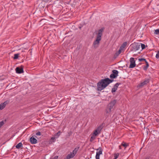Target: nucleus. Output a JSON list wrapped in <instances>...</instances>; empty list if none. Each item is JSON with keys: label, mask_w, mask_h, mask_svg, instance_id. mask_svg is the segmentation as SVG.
Here are the masks:
<instances>
[{"label": "nucleus", "mask_w": 159, "mask_h": 159, "mask_svg": "<svg viewBox=\"0 0 159 159\" xmlns=\"http://www.w3.org/2000/svg\"><path fill=\"white\" fill-rule=\"evenodd\" d=\"M113 81V80H110L108 78L102 79L97 84L98 90L101 91L102 90Z\"/></svg>", "instance_id": "1"}, {"label": "nucleus", "mask_w": 159, "mask_h": 159, "mask_svg": "<svg viewBox=\"0 0 159 159\" xmlns=\"http://www.w3.org/2000/svg\"><path fill=\"white\" fill-rule=\"evenodd\" d=\"M103 31V28H102L98 30V32L97 34V36L96 39L93 43V45L94 48H96L98 47L100 43V41L101 39V37L102 35V32Z\"/></svg>", "instance_id": "2"}, {"label": "nucleus", "mask_w": 159, "mask_h": 159, "mask_svg": "<svg viewBox=\"0 0 159 159\" xmlns=\"http://www.w3.org/2000/svg\"><path fill=\"white\" fill-rule=\"evenodd\" d=\"M116 102V100H114L108 104L105 111L107 114H110L114 110Z\"/></svg>", "instance_id": "3"}, {"label": "nucleus", "mask_w": 159, "mask_h": 159, "mask_svg": "<svg viewBox=\"0 0 159 159\" xmlns=\"http://www.w3.org/2000/svg\"><path fill=\"white\" fill-rule=\"evenodd\" d=\"M132 48V50L134 51H136L139 50L140 48V43H134L131 45Z\"/></svg>", "instance_id": "4"}, {"label": "nucleus", "mask_w": 159, "mask_h": 159, "mask_svg": "<svg viewBox=\"0 0 159 159\" xmlns=\"http://www.w3.org/2000/svg\"><path fill=\"white\" fill-rule=\"evenodd\" d=\"M130 65L129 68H133L136 66L135 62L134 59L133 57H131L130 59Z\"/></svg>", "instance_id": "5"}, {"label": "nucleus", "mask_w": 159, "mask_h": 159, "mask_svg": "<svg viewBox=\"0 0 159 159\" xmlns=\"http://www.w3.org/2000/svg\"><path fill=\"white\" fill-rule=\"evenodd\" d=\"M23 66H21L20 67H18L16 68V73L20 74L23 72Z\"/></svg>", "instance_id": "6"}, {"label": "nucleus", "mask_w": 159, "mask_h": 159, "mask_svg": "<svg viewBox=\"0 0 159 159\" xmlns=\"http://www.w3.org/2000/svg\"><path fill=\"white\" fill-rule=\"evenodd\" d=\"M149 79H146L143 82H141L139 85V86L140 87H143L144 85L147 84L149 82Z\"/></svg>", "instance_id": "7"}, {"label": "nucleus", "mask_w": 159, "mask_h": 159, "mask_svg": "<svg viewBox=\"0 0 159 159\" xmlns=\"http://www.w3.org/2000/svg\"><path fill=\"white\" fill-rule=\"evenodd\" d=\"M120 84V83H117L116 84L113 86V87L112 89L111 92L113 93L116 91L117 90L118 86Z\"/></svg>", "instance_id": "8"}, {"label": "nucleus", "mask_w": 159, "mask_h": 159, "mask_svg": "<svg viewBox=\"0 0 159 159\" xmlns=\"http://www.w3.org/2000/svg\"><path fill=\"white\" fill-rule=\"evenodd\" d=\"M30 141L31 143L34 144L37 143V140L33 136H32L30 139Z\"/></svg>", "instance_id": "9"}, {"label": "nucleus", "mask_w": 159, "mask_h": 159, "mask_svg": "<svg viewBox=\"0 0 159 159\" xmlns=\"http://www.w3.org/2000/svg\"><path fill=\"white\" fill-rule=\"evenodd\" d=\"M73 153H74L71 152L70 153L68 154L65 159H70V158L74 157L75 156V155L73 154Z\"/></svg>", "instance_id": "10"}, {"label": "nucleus", "mask_w": 159, "mask_h": 159, "mask_svg": "<svg viewBox=\"0 0 159 159\" xmlns=\"http://www.w3.org/2000/svg\"><path fill=\"white\" fill-rule=\"evenodd\" d=\"M127 42H124L121 45V46L120 47V48L121 50L122 51L124 50V48L125 47L127 46Z\"/></svg>", "instance_id": "11"}, {"label": "nucleus", "mask_w": 159, "mask_h": 159, "mask_svg": "<svg viewBox=\"0 0 159 159\" xmlns=\"http://www.w3.org/2000/svg\"><path fill=\"white\" fill-rule=\"evenodd\" d=\"M96 150L97 151L99 150V151H97L96 152L97 154H98V155H100L102 154V148L101 147H99L98 149H96Z\"/></svg>", "instance_id": "12"}, {"label": "nucleus", "mask_w": 159, "mask_h": 159, "mask_svg": "<svg viewBox=\"0 0 159 159\" xmlns=\"http://www.w3.org/2000/svg\"><path fill=\"white\" fill-rule=\"evenodd\" d=\"M103 123L99 125L98 127L96 129L98 130L99 132H100L101 130L103 128Z\"/></svg>", "instance_id": "13"}, {"label": "nucleus", "mask_w": 159, "mask_h": 159, "mask_svg": "<svg viewBox=\"0 0 159 159\" xmlns=\"http://www.w3.org/2000/svg\"><path fill=\"white\" fill-rule=\"evenodd\" d=\"M122 51V50H121L120 48H119V50L116 52L114 55V57H118L120 55V54Z\"/></svg>", "instance_id": "14"}, {"label": "nucleus", "mask_w": 159, "mask_h": 159, "mask_svg": "<svg viewBox=\"0 0 159 159\" xmlns=\"http://www.w3.org/2000/svg\"><path fill=\"white\" fill-rule=\"evenodd\" d=\"M145 63L146 64V65L144 66L143 67V69L145 70H147L148 67L149 66V64L147 61H146Z\"/></svg>", "instance_id": "15"}, {"label": "nucleus", "mask_w": 159, "mask_h": 159, "mask_svg": "<svg viewBox=\"0 0 159 159\" xmlns=\"http://www.w3.org/2000/svg\"><path fill=\"white\" fill-rule=\"evenodd\" d=\"M22 146V144L20 142L18 143L16 146V147L17 149L20 148Z\"/></svg>", "instance_id": "16"}, {"label": "nucleus", "mask_w": 159, "mask_h": 159, "mask_svg": "<svg viewBox=\"0 0 159 159\" xmlns=\"http://www.w3.org/2000/svg\"><path fill=\"white\" fill-rule=\"evenodd\" d=\"M112 74H114L116 76H118V71L117 70H113L112 71Z\"/></svg>", "instance_id": "17"}, {"label": "nucleus", "mask_w": 159, "mask_h": 159, "mask_svg": "<svg viewBox=\"0 0 159 159\" xmlns=\"http://www.w3.org/2000/svg\"><path fill=\"white\" fill-rule=\"evenodd\" d=\"M100 132L96 129L94 131L93 134L96 136Z\"/></svg>", "instance_id": "18"}, {"label": "nucleus", "mask_w": 159, "mask_h": 159, "mask_svg": "<svg viewBox=\"0 0 159 159\" xmlns=\"http://www.w3.org/2000/svg\"><path fill=\"white\" fill-rule=\"evenodd\" d=\"M96 136L93 134L91 137V138L90 139V142L93 141L95 139Z\"/></svg>", "instance_id": "19"}, {"label": "nucleus", "mask_w": 159, "mask_h": 159, "mask_svg": "<svg viewBox=\"0 0 159 159\" xmlns=\"http://www.w3.org/2000/svg\"><path fill=\"white\" fill-rule=\"evenodd\" d=\"M19 55V54L17 53L15 54L14 55V57L13 58L14 59H16L18 58Z\"/></svg>", "instance_id": "20"}, {"label": "nucleus", "mask_w": 159, "mask_h": 159, "mask_svg": "<svg viewBox=\"0 0 159 159\" xmlns=\"http://www.w3.org/2000/svg\"><path fill=\"white\" fill-rule=\"evenodd\" d=\"M5 106L2 103H1L0 104V110H2L5 107Z\"/></svg>", "instance_id": "21"}, {"label": "nucleus", "mask_w": 159, "mask_h": 159, "mask_svg": "<svg viewBox=\"0 0 159 159\" xmlns=\"http://www.w3.org/2000/svg\"><path fill=\"white\" fill-rule=\"evenodd\" d=\"M110 77L111 79H114L116 78L117 76L112 73L110 75Z\"/></svg>", "instance_id": "22"}, {"label": "nucleus", "mask_w": 159, "mask_h": 159, "mask_svg": "<svg viewBox=\"0 0 159 159\" xmlns=\"http://www.w3.org/2000/svg\"><path fill=\"white\" fill-rule=\"evenodd\" d=\"M140 44L141 45V48H142V49H143L144 48H145V45L144 44H143V43H140Z\"/></svg>", "instance_id": "23"}, {"label": "nucleus", "mask_w": 159, "mask_h": 159, "mask_svg": "<svg viewBox=\"0 0 159 159\" xmlns=\"http://www.w3.org/2000/svg\"><path fill=\"white\" fill-rule=\"evenodd\" d=\"M138 60L139 61H144L145 63H146V61H147L146 59L144 58H139V59Z\"/></svg>", "instance_id": "24"}, {"label": "nucleus", "mask_w": 159, "mask_h": 159, "mask_svg": "<svg viewBox=\"0 0 159 159\" xmlns=\"http://www.w3.org/2000/svg\"><path fill=\"white\" fill-rule=\"evenodd\" d=\"M78 150L76 148H75L73 151L72 152V153H74L73 154L75 155V154L77 152V151Z\"/></svg>", "instance_id": "25"}, {"label": "nucleus", "mask_w": 159, "mask_h": 159, "mask_svg": "<svg viewBox=\"0 0 159 159\" xmlns=\"http://www.w3.org/2000/svg\"><path fill=\"white\" fill-rule=\"evenodd\" d=\"M154 33L156 34H159V29H157L155 30Z\"/></svg>", "instance_id": "26"}, {"label": "nucleus", "mask_w": 159, "mask_h": 159, "mask_svg": "<svg viewBox=\"0 0 159 159\" xmlns=\"http://www.w3.org/2000/svg\"><path fill=\"white\" fill-rule=\"evenodd\" d=\"M9 101L7 100V101H5V102H3L2 103H3V104L6 106V105L7 104H8L9 103Z\"/></svg>", "instance_id": "27"}, {"label": "nucleus", "mask_w": 159, "mask_h": 159, "mask_svg": "<svg viewBox=\"0 0 159 159\" xmlns=\"http://www.w3.org/2000/svg\"><path fill=\"white\" fill-rule=\"evenodd\" d=\"M121 144L122 146H123L125 148H126L128 146V145L126 143H121Z\"/></svg>", "instance_id": "28"}, {"label": "nucleus", "mask_w": 159, "mask_h": 159, "mask_svg": "<svg viewBox=\"0 0 159 159\" xmlns=\"http://www.w3.org/2000/svg\"><path fill=\"white\" fill-rule=\"evenodd\" d=\"M119 155V153H116L114 154V158H116V159H117V158L118 157Z\"/></svg>", "instance_id": "29"}, {"label": "nucleus", "mask_w": 159, "mask_h": 159, "mask_svg": "<svg viewBox=\"0 0 159 159\" xmlns=\"http://www.w3.org/2000/svg\"><path fill=\"white\" fill-rule=\"evenodd\" d=\"M156 57L158 59L159 58V51H158L156 56Z\"/></svg>", "instance_id": "30"}, {"label": "nucleus", "mask_w": 159, "mask_h": 159, "mask_svg": "<svg viewBox=\"0 0 159 159\" xmlns=\"http://www.w3.org/2000/svg\"><path fill=\"white\" fill-rule=\"evenodd\" d=\"M36 135L37 136H40L41 135V132L39 131H38L36 133Z\"/></svg>", "instance_id": "31"}, {"label": "nucleus", "mask_w": 159, "mask_h": 159, "mask_svg": "<svg viewBox=\"0 0 159 159\" xmlns=\"http://www.w3.org/2000/svg\"><path fill=\"white\" fill-rule=\"evenodd\" d=\"M95 157L96 159H100V155L96 154Z\"/></svg>", "instance_id": "32"}, {"label": "nucleus", "mask_w": 159, "mask_h": 159, "mask_svg": "<svg viewBox=\"0 0 159 159\" xmlns=\"http://www.w3.org/2000/svg\"><path fill=\"white\" fill-rule=\"evenodd\" d=\"M4 124V122L2 121L0 122V128Z\"/></svg>", "instance_id": "33"}, {"label": "nucleus", "mask_w": 159, "mask_h": 159, "mask_svg": "<svg viewBox=\"0 0 159 159\" xmlns=\"http://www.w3.org/2000/svg\"><path fill=\"white\" fill-rule=\"evenodd\" d=\"M58 158V156H56L54 157L52 159H57Z\"/></svg>", "instance_id": "34"}, {"label": "nucleus", "mask_w": 159, "mask_h": 159, "mask_svg": "<svg viewBox=\"0 0 159 159\" xmlns=\"http://www.w3.org/2000/svg\"><path fill=\"white\" fill-rule=\"evenodd\" d=\"M60 133H61V132L60 131H59L57 133V134L58 135H60Z\"/></svg>", "instance_id": "35"}, {"label": "nucleus", "mask_w": 159, "mask_h": 159, "mask_svg": "<svg viewBox=\"0 0 159 159\" xmlns=\"http://www.w3.org/2000/svg\"><path fill=\"white\" fill-rule=\"evenodd\" d=\"M54 139H55L54 137H52L51 139L52 140H54L53 142H54Z\"/></svg>", "instance_id": "36"}, {"label": "nucleus", "mask_w": 159, "mask_h": 159, "mask_svg": "<svg viewBox=\"0 0 159 159\" xmlns=\"http://www.w3.org/2000/svg\"><path fill=\"white\" fill-rule=\"evenodd\" d=\"M119 148L120 149H121V147L120 146H119Z\"/></svg>", "instance_id": "37"}, {"label": "nucleus", "mask_w": 159, "mask_h": 159, "mask_svg": "<svg viewBox=\"0 0 159 159\" xmlns=\"http://www.w3.org/2000/svg\"><path fill=\"white\" fill-rule=\"evenodd\" d=\"M81 28V26H80V27H79V28L80 29Z\"/></svg>", "instance_id": "38"}]
</instances>
